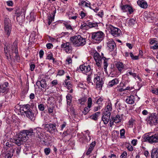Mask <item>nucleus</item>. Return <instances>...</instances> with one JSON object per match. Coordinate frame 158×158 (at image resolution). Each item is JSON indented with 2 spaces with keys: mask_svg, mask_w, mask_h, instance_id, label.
Segmentation results:
<instances>
[{
  "mask_svg": "<svg viewBox=\"0 0 158 158\" xmlns=\"http://www.w3.org/2000/svg\"><path fill=\"white\" fill-rule=\"evenodd\" d=\"M100 114V112H98L91 116L90 118L91 119L94 120H97Z\"/></svg>",
  "mask_w": 158,
  "mask_h": 158,
  "instance_id": "nucleus-28",
  "label": "nucleus"
},
{
  "mask_svg": "<svg viewBox=\"0 0 158 158\" xmlns=\"http://www.w3.org/2000/svg\"><path fill=\"white\" fill-rule=\"evenodd\" d=\"M61 47L67 53H70L72 50L71 45L68 42L63 43L61 45Z\"/></svg>",
  "mask_w": 158,
  "mask_h": 158,
  "instance_id": "nucleus-11",
  "label": "nucleus"
},
{
  "mask_svg": "<svg viewBox=\"0 0 158 158\" xmlns=\"http://www.w3.org/2000/svg\"><path fill=\"white\" fill-rule=\"evenodd\" d=\"M136 21L133 19H130L128 22V25L132 27L136 23Z\"/></svg>",
  "mask_w": 158,
  "mask_h": 158,
  "instance_id": "nucleus-31",
  "label": "nucleus"
},
{
  "mask_svg": "<svg viewBox=\"0 0 158 158\" xmlns=\"http://www.w3.org/2000/svg\"><path fill=\"white\" fill-rule=\"evenodd\" d=\"M127 155V153L126 152H123V154L121 155L120 157L122 158H125V157H126Z\"/></svg>",
  "mask_w": 158,
  "mask_h": 158,
  "instance_id": "nucleus-56",
  "label": "nucleus"
},
{
  "mask_svg": "<svg viewBox=\"0 0 158 158\" xmlns=\"http://www.w3.org/2000/svg\"><path fill=\"white\" fill-rule=\"evenodd\" d=\"M143 139L144 141H148L150 143L158 142V134H155L154 135L148 137L144 136Z\"/></svg>",
  "mask_w": 158,
  "mask_h": 158,
  "instance_id": "nucleus-9",
  "label": "nucleus"
},
{
  "mask_svg": "<svg viewBox=\"0 0 158 158\" xmlns=\"http://www.w3.org/2000/svg\"><path fill=\"white\" fill-rule=\"evenodd\" d=\"M104 37V33L100 31L92 33V39L95 43L100 42L103 40Z\"/></svg>",
  "mask_w": 158,
  "mask_h": 158,
  "instance_id": "nucleus-5",
  "label": "nucleus"
},
{
  "mask_svg": "<svg viewBox=\"0 0 158 158\" xmlns=\"http://www.w3.org/2000/svg\"><path fill=\"white\" fill-rule=\"evenodd\" d=\"M88 28H91L94 27H97L98 25L97 23H93L89 22H87Z\"/></svg>",
  "mask_w": 158,
  "mask_h": 158,
  "instance_id": "nucleus-27",
  "label": "nucleus"
},
{
  "mask_svg": "<svg viewBox=\"0 0 158 158\" xmlns=\"http://www.w3.org/2000/svg\"><path fill=\"white\" fill-rule=\"evenodd\" d=\"M134 97L133 95H131L128 97L126 100V102L129 104H133L134 103Z\"/></svg>",
  "mask_w": 158,
  "mask_h": 158,
  "instance_id": "nucleus-21",
  "label": "nucleus"
},
{
  "mask_svg": "<svg viewBox=\"0 0 158 158\" xmlns=\"http://www.w3.org/2000/svg\"><path fill=\"white\" fill-rule=\"evenodd\" d=\"M87 24V23H83L81 24L80 28L83 29H87L88 28Z\"/></svg>",
  "mask_w": 158,
  "mask_h": 158,
  "instance_id": "nucleus-35",
  "label": "nucleus"
},
{
  "mask_svg": "<svg viewBox=\"0 0 158 158\" xmlns=\"http://www.w3.org/2000/svg\"><path fill=\"white\" fill-rule=\"evenodd\" d=\"M116 65L118 71L120 73L123 72L127 69L126 65L123 64V63L121 62H118Z\"/></svg>",
  "mask_w": 158,
  "mask_h": 158,
  "instance_id": "nucleus-15",
  "label": "nucleus"
},
{
  "mask_svg": "<svg viewBox=\"0 0 158 158\" xmlns=\"http://www.w3.org/2000/svg\"><path fill=\"white\" fill-rule=\"evenodd\" d=\"M121 9L123 12H125L128 11L130 14L133 12L132 7L128 5H123L121 6Z\"/></svg>",
  "mask_w": 158,
  "mask_h": 158,
  "instance_id": "nucleus-16",
  "label": "nucleus"
},
{
  "mask_svg": "<svg viewBox=\"0 0 158 158\" xmlns=\"http://www.w3.org/2000/svg\"><path fill=\"white\" fill-rule=\"evenodd\" d=\"M152 91L153 93L158 95V88L156 90L152 89Z\"/></svg>",
  "mask_w": 158,
  "mask_h": 158,
  "instance_id": "nucleus-57",
  "label": "nucleus"
},
{
  "mask_svg": "<svg viewBox=\"0 0 158 158\" xmlns=\"http://www.w3.org/2000/svg\"><path fill=\"white\" fill-rule=\"evenodd\" d=\"M94 82L96 84V88L97 89H101L103 84V82L102 79L100 78L99 76L95 75Z\"/></svg>",
  "mask_w": 158,
  "mask_h": 158,
  "instance_id": "nucleus-10",
  "label": "nucleus"
},
{
  "mask_svg": "<svg viewBox=\"0 0 158 158\" xmlns=\"http://www.w3.org/2000/svg\"><path fill=\"white\" fill-rule=\"evenodd\" d=\"M64 24L67 30H70L71 31L73 30L72 27L70 25L68 24L67 23H64Z\"/></svg>",
  "mask_w": 158,
  "mask_h": 158,
  "instance_id": "nucleus-41",
  "label": "nucleus"
},
{
  "mask_svg": "<svg viewBox=\"0 0 158 158\" xmlns=\"http://www.w3.org/2000/svg\"><path fill=\"white\" fill-rule=\"evenodd\" d=\"M80 68L82 73L84 74H86L89 72L91 69L90 65H85V64L81 65L80 66Z\"/></svg>",
  "mask_w": 158,
  "mask_h": 158,
  "instance_id": "nucleus-14",
  "label": "nucleus"
},
{
  "mask_svg": "<svg viewBox=\"0 0 158 158\" xmlns=\"http://www.w3.org/2000/svg\"><path fill=\"white\" fill-rule=\"evenodd\" d=\"M90 108L88 106L85 107L84 108V111L82 112L83 114L86 115L90 111Z\"/></svg>",
  "mask_w": 158,
  "mask_h": 158,
  "instance_id": "nucleus-39",
  "label": "nucleus"
},
{
  "mask_svg": "<svg viewBox=\"0 0 158 158\" xmlns=\"http://www.w3.org/2000/svg\"><path fill=\"white\" fill-rule=\"evenodd\" d=\"M148 124L150 126L155 125L158 123V115L156 113H151L146 118Z\"/></svg>",
  "mask_w": 158,
  "mask_h": 158,
  "instance_id": "nucleus-4",
  "label": "nucleus"
},
{
  "mask_svg": "<svg viewBox=\"0 0 158 158\" xmlns=\"http://www.w3.org/2000/svg\"><path fill=\"white\" fill-rule=\"evenodd\" d=\"M107 46L109 48V50L110 52L114 50L116 48V46L115 42L112 39H109L107 42Z\"/></svg>",
  "mask_w": 158,
  "mask_h": 158,
  "instance_id": "nucleus-13",
  "label": "nucleus"
},
{
  "mask_svg": "<svg viewBox=\"0 0 158 158\" xmlns=\"http://www.w3.org/2000/svg\"><path fill=\"white\" fill-rule=\"evenodd\" d=\"M13 56H14L15 59L19 61V56L18 52L17 53H14V55L13 54Z\"/></svg>",
  "mask_w": 158,
  "mask_h": 158,
  "instance_id": "nucleus-48",
  "label": "nucleus"
},
{
  "mask_svg": "<svg viewBox=\"0 0 158 158\" xmlns=\"http://www.w3.org/2000/svg\"><path fill=\"white\" fill-rule=\"evenodd\" d=\"M79 14L81 17V19L83 18L86 15V14L82 11H81Z\"/></svg>",
  "mask_w": 158,
  "mask_h": 158,
  "instance_id": "nucleus-52",
  "label": "nucleus"
},
{
  "mask_svg": "<svg viewBox=\"0 0 158 158\" xmlns=\"http://www.w3.org/2000/svg\"><path fill=\"white\" fill-rule=\"evenodd\" d=\"M64 71L63 70H60L58 71V75L60 76H62L64 73Z\"/></svg>",
  "mask_w": 158,
  "mask_h": 158,
  "instance_id": "nucleus-49",
  "label": "nucleus"
},
{
  "mask_svg": "<svg viewBox=\"0 0 158 158\" xmlns=\"http://www.w3.org/2000/svg\"><path fill=\"white\" fill-rule=\"evenodd\" d=\"M4 30L6 36L8 38L10 36L11 30V23L10 20L6 18L4 20Z\"/></svg>",
  "mask_w": 158,
  "mask_h": 158,
  "instance_id": "nucleus-3",
  "label": "nucleus"
},
{
  "mask_svg": "<svg viewBox=\"0 0 158 158\" xmlns=\"http://www.w3.org/2000/svg\"><path fill=\"white\" fill-rule=\"evenodd\" d=\"M110 114V112H104L103 113L102 119L105 124L107 123L109 121Z\"/></svg>",
  "mask_w": 158,
  "mask_h": 158,
  "instance_id": "nucleus-12",
  "label": "nucleus"
},
{
  "mask_svg": "<svg viewBox=\"0 0 158 158\" xmlns=\"http://www.w3.org/2000/svg\"><path fill=\"white\" fill-rule=\"evenodd\" d=\"M86 100L87 99L86 98L83 97L79 100V102L81 105H84V104L85 102L86 101Z\"/></svg>",
  "mask_w": 158,
  "mask_h": 158,
  "instance_id": "nucleus-37",
  "label": "nucleus"
},
{
  "mask_svg": "<svg viewBox=\"0 0 158 158\" xmlns=\"http://www.w3.org/2000/svg\"><path fill=\"white\" fill-rule=\"evenodd\" d=\"M126 75L127 76H129V75H130L134 77H136V75L135 73H133L131 70H128L127 72Z\"/></svg>",
  "mask_w": 158,
  "mask_h": 158,
  "instance_id": "nucleus-34",
  "label": "nucleus"
},
{
  "mask_svg": "<svg viewBox=\"0 0 158 158\" xmlns=\"http://www.w3.org/2000/svg\"><path fill=\"white\" fill-rule=\"evenodd\" d=\"M53 107H49L48 108V112L49 114L52 113L53 112Z\"/></svg>",
  "mask_w": 158,
  "mask_h": 158,
  "instance_id": "nucleus-50",
  "label": "nucleus"
},
{
  "mask_svg": "<svg viewBox=\"0 0 158 158\" xmlns=\"http://www.w3.org/2000/svg\"><path fill=\"white\" fill-rule=\"evenodd\" d=\"M92 151H93V150L90 149V148H89V149H88L87 151V152L86 153V154L87 155H89L91 153V152H92Z\"/></svg>",
  "mask_w": 158,
  "mask_h": 158,
  "instance_id": "nucleus-61",
  "label": "nucleus"
},
{
  "mask_svg": "<svg viewBox=\"0 0 158 158\" xmlns=\"http://www.w3.org/2000/svg\"><path fill=\"white\" fill-rule=\"evenodd\" d=\"M23 141L21 139L18 137L15 138L13 140V142L17 144L18 146H19L23 143Z\"/></svg>",
  "mask_w": 158,
  "mask_h": 158,
  "instance_id": "nucleus-22",
  "label": "nucleus"
},
{
  "mask_svg": "<svg viewBox=\"0 0 158 158\" xmlns=\"http://www.w3.org/2000/svg\"><path fill=\"white\" fill-rule=\"evenodd\" d=\"M135 119L131 118L129 120L127 125L128 127H133V126L135 124Z\"/></svg>",
  "mask_w": 158,
  "mask_h": 158,
  "instance_id": "nucleus-23",
  "label": "nucleus"
},
{
  "mask_svg": "<svg viewBox=\"0 0 158 158\" xmlns=\"http://www.w3.org/2000/svg\"><path fill=\"white\" fill-rule=\"evenodd\" d=\"M33 133V131L32 129H30V130H23L19 133L18 136L23 141L27 139V135H32Z\"/></svg>",
  "mask_w": 158,
  "mask_h": 158,
  "instance_id": "nucleus-8",
  "label": "nucleus"
},
{
  "mask_svg": "<svg viewBox=\"0 0 158 158\" xmlns=\"http://www.w3.org/2000/svg\"><path fill=\"white\" fill-rule=\"evenodd\" d=\"M5 146H6V149L12 147L11 144H10V143L9 142H6L5 143Z\"/></svg>",
  "mask_w": 158,
  "mask_h": 158,
  "instance_id": "nucleus-51",
  "label": "nucleus"
},
{
  "mask_svg": "<svg viewBox=\"0 0 158 158\" xmlns=\"http://www.w3.org/2000/svg\"><path fill=\"white\" fill-rule=\"evenodd\" d=\"M96 62V65L99 68H102V60L95 61Z\"/></svg>",
  "mask_w": 158,
  "mask_h": 158,
  "instance_id": "nucleus-42",
  "label": "nucleus"
},
{
  "mask_svg": "<svg viewBox=\"0 0 158 158\" xmlns=\"http://www.w3.org/2000/svg\"><path fill=\"white\" fill-rule=\"evenodd\" d=\"M151 48L153 49L158 48V42L157 41V42L154 44V45L151 46Z\"/></svg>",
  "mask_w": 158,
  "mask_h": 158,
  "instance_id": "nucleus-45",
  "label": "nucleus"
},
{
  "mask_svg": "<svg viewBox=\"0 0 158 158\" xmlns=\"http://www.w3.org/2000/svg\"><path fill=\"white\" fill-rule=\"evenodd\" d=\"M46 47L50 49L53 47V45L51 43H48L46 44Z\"/></svg>",
  "mask_w": 158,
  "mask_h": 158,
  "instance_id": "nucleus-59",
  "label": "nucleus"
},
{
  "mask_svg": "<svg viewBox=\"0 0 158 158\" xmlns=\"http://www.w3.org/2000/svg\"><path fill=\"white\" fill-rule=\"evenodd\" d=\"M126 46L130 49H132L133 47L132 45L129 43H126Z\"/></svg>",
  "mask_w": 158,
  "mask_h": 158,
  "instance_id": "nucleus-63",
  "label": "nucleus"
},
{
  "mask_svg": "<svg viewBox=\"0 0 158 158\" xmlns=\"http://www.w3.org/2000/svg\"><path fill=\"white\" fill-rule=\"evenodd\" d=\"M44 126L45 128H53L54 127H56V125L54 124H45L43 125V126Z\"/></svg>",
  "mask_w": 158,
  "mask_h": 158,
  "instance_id": "nucleus-30",
  "label": "nucleus"
},
{
  "mask_svg": "<svg viewBox=\"0 0 158 158\" xmlns=\"http://www.w3.org/2000/svg\"><path fill=\"white\" fill-rule=\"evenodd\" d=\"M95 145L96 142L95 141L92 142L90 144L89 148H90V149H92V150H93Z\"/></svg>",
  "mask_w": 158,
  "mask_h": 158,
  "instance_id": "nucleus-43",
  "label": "nucleus"
},
{
  "mask_svg": "<svg viewBox=\"0 0 158 158\" xmlns=\"http://www.w3.org/2000/svg\"><path fill=\"white\" fill-rule=\"evenodd\" d=\"M44 152L46 155H48L50 152V149L49 148H46L44 149Z\"/></svg>",
  "mask_w": 158,
  "mask_h": 158,
  "instance_id": "nucleus-47",
  "label": "nucleus"
},
{
  "mask_svg": "<svg viewBox=\"0 0 158 158\" xmlns=\"http://www.w3.org/2000/svg\"><path fill=\"white\" fill-rule=\"evenodd\" d=\"M6 4L9 6H12L13 5V2L12 1H8L6 2Z\"/></svg>",
  "mask_w": 158,
  "mask_h": 158,
  "instance_id": "nucleus-55",
  "label": "nucleus"
},
{
  "mask_svg": "<svg viewBox=\"0 0 158 158\" xmlns=\"http://www.w3.org/2000/svg\"><path fill=\"white\" fill-rule=\"evenodd\" d=\"M97 15L100 17H102L104 15L103 11H101V12H99L98 14H97Z\"/></svg>",
  "mask_w": 158,
  "mask_h": 158,
  "instance_id": "nucleus-62",
  "label": "nucleus"
},
{
  "mask_svg": "<svg viewBox=\"0 0 158 158\" xmlns=\"http://www.w3.org/2000/svg\"><path fill=\"white\" fill-rule=\"evenodd\" d=\"M113 121L115 123H118L121 121L122 118L118 114L116 115V117L113 118Z\"/></svg>",
  "mask_w": 158,
  "mask_h": 158,
  "instance_id": "nucleus-29",
  "label": "nucleus"
},
{
  "mask_svg": "<svg viewBox=\"0 0 158 158\" xmlns=\"http://www.w3.org/2000/svg\"><path fill=\"white\" fill-rule=\"evenodd\" d=\"M152 158H158V147L152 149L151 154Z\"/></svg>",
  "mask_w": 158,
  "mask_h": 158,
  "instance_id": "nucleus-18",
  "label": "nucleus"
},
{
  "mask_svg": "<svg viewBox=\"0 0 158 158\" xmlns=\"http://www.w3.org/2000/svg\"><path fill=\"white\" fill-rule=\"evenodd\" d=\"M36 85L40 88V86L44 89H46L47 87V84L46 83L45 80L42 79L40 81H38L36 83Z\"/></svg>",
  "mask_w": 158,
  "mask_h": 158,
  "instance_id": "nucleus-17",
  "label": "nucleus"
},
{
  "mask_svg": "<svg viewBox=\"0 0 158 158\" xmlns=\"http://www.w3.org/2000/svg\"><path fill=\"white\" fill-rule=\"evenodd\" d=\"M56 13V10L53 11V12L52 13V15L48 16V24L50 25L51 23L54 20L55 14Z\"/></svg>",
  "mask_w": 158,
  "mask_h": 158,
  "instance_id": "nucleus-20",
  "label": "nucleus"
},
{
  "mask_svg": "<svg viewBox=\"0 0 158 158\" xmlns=\"http://www.w3.org/2000/svg\"><path fill=\"white\" fill-rule=\"evenodd\" d=\"M103 54L102 53V57L97 52H95L94 54V58L95 61L102 60V59L103 60L104 64V69L105 71L106 72V70L108 66L107 61L108 59L106 58L105 57H104Z\"/></svg>",
  "mask_w": 158,
  "mask_h": 158,
  "instance_id": "nucleus-6",
  "label": "nucleus"
},
{
  "mask_svg": "<svg viewBox=\"0 0 158 158\" xmlns=\"http://www.w3.org/2000/svg\"><path fill=\"white\" fill-rule=\"evenodd\" d=\"M17 44L16 43H14L12 47V52L13 53H17L18 52Z\"/></svg>",
  "mask_w": 158,
  "mask_h": 158,
  "instance_id": "nucleus-25",
  "label": "nucleus"
},
{
  "mask_svg": "<svg viewBox=\"0 0 158 158\" xmlns=\"http://www.w3.org/2000/svg\"><path fill=\"white\" fill-rule=\"evenodd\" d=\"M137 140V139H134L131 141V143L133 144V145L135 146L136 145Z\"/></svg>",
  "mask_w": 158,
  "mask_h": 158,
  "instance_id": "nucleus-64",
  "label": "nucleus"
},
{
  "mask_svg": "<svg viewBox=\"0 0 158 158\" xmlns=\"http://www.w3.org/2000/svg\"><path fill=\"white\" fill-rule=\"evenodd\" d=\"M91 77L90 75H88L87 78V81L88 83H91Z\"/></svg>",
  "mask_w": 158,
  "mask_h": 158,
  "instance_id": "nucleus-60",
  "label": "nucleus"
},
{
  "mask_svg": "<svg viewBox=\"0 0 158 158\" xmlns=\"http://www.w3.org/2000/svg\"><path fill=\"white\" fill-rule=\"evenodd\" d=\"M92 104V99L91 98H88L87 101V105L89 107H91Z\"/></svg>",
  "mask_w": 158,
  "mask_h": 158,
  "instance_id": "nucleus-40",
  "label": "nucleus"
},
{
  "mask_svg": "<svg viewBox=\"0 0 158 158\" xmlns=\"http://www.w3.org/2000/svg\"><path fill=\"white\" fill-rule=\"evenodd\" d=\"M137 3L139 6L143 8H146L148 6L146 2L144 0H138Z\"/></svg>",
  "mask_w": 158,
  "mask_h": 158,
  "instance_id": "nucleus-19",
  "label": "nucleus"
},
{
  "mask_svg": "<svg viewBox=\"0 0 158 158\" xmlns=\"http://www.w3.org/2000/svg\"><path fill=\"white\" fill-rule=\"evenodd\" d=\"M44 54V52L42 50H41L39 52V55L40 58L43 57Z\"/></svg>",
  "mask_w": 158,
  "mask_h": 158,
  "instance_id": "nucleus-58",
  "label": "nucleus"
},
{
  "mask_svg": "<svg viewBox=\"0 0 158 158\" xmlns=\"http://www.w3.org/2000/svg\"><path fill=\"white\" fill-rule=\"evenodd\" d=\"M107 29L111 34L115 37H118L120 36L121 34V30L117 28L114 27L111 25H109L107 26Z\"/></svg>",
  "mask_w": 158,
  "mask_h": 158,
  "instance_id": "nucleus-7",
  "label": "nucleus"
},
{
  "mask_svg": "<svg viewBox=\"0 0 158 158\" xmlns=\"http://www.w3.org/2000/svg\"><path fill=\"white\" fill-rule=\"evenodd\" d=\"M79 6H86L87 7H89L90 4L86 2L85 1L82 0H80V2L78 3Z\"/></svg>",
  "mask_w": 158,
  "mask_h": 158,
  "instance_id": "nucleus-26",
  "label": "nucleus"
},
{
  "mask_svg": "<svg viewBox=\"0 0 158 158\" xmlns=\"http://www.w3.org/2000/svg\"><path fill=\"white\" fill-rule=\"evenodd\" d=\"M67 104L70 105L71 102L72 97L70 94H68L66 96Z\"/></svg>",
  "mask_w": 158,
  "mask_h": 158,
  "instance_id": "nucleus-32",
  "label": "nucleus"
},
{
  "mask_svg": "<svg viewBox=\"0 0 158 158\" xmlns=\"http://www.w3.org/2000/svg\"><path fill=\"white\" fill-rule=\"evenodd\" d=\"M156 42L157 41L155 40L151 39L150 43L152 45V46L154 45V44H155Z\"/></svg>",
  "mask_w": 158,
  "mask_h": 158,
  "instance_id": "nucleus-54",
  "label": "nucleus"
},
{
  "mask_svg": "<svg viewBox=\"0 0 158 158\" xmlns=\"http://www.w3.org/2000/svg\"><path fill=\"white\" fill-rule=\"evenodd\" d=\"M32 109L29 104L23 105L21 108V110L24 112L26 116L31 120L33 119L34 114L32 112Z\"/></svg>",
  "mask_w": 158,
  "mask_h": 158,
  "instance_id": "nucleus-2",
  "label": "nucleus"
},
{
  "mask_svg": "<svg viewBox=\"0 0 158 158\" xmlns=\"http://www.w3.org/2000/svg\"><path fill=\"white\" fill-rule=\"evenodd\" d=\"M118 82L119 81L118 79L117 78H115L109 81L108 85L110 87H112L114 85L117 84Z\"/></svg>",
  "mask_w": 158,
  "mask_h": 158,
  "instance_id": "nucleus-24",
  "label": "nucleus"
},
{
  "mask_svg": "<svg viewBox=\"0 0 158 158\" xmlns=\"http://www.w3.org/2000/svg\"><path fill=\"white\" fill-rule=\"evenodd\" d=\"M5 86L2 85H0V93H4L6 90L7 85H5Z\"/></svg>",
  "mask_w": 158,
  "mask_h": 158,
  "instance_id": "nucleus-38",
  "label": "nucleus"
},
{
  "mask_svg": "<svg viewBox=\"0 0 158 158\" xmlns=\"http://www.w3.org/2000/svg\"><path fill=\"white\" fill-rule=\"evenodd\" d=\"M119 134V131H114L112 133V136L114 138H117L118 137Z\"/></svg>",
  "mask_w": 158,
  "mask_h": 158,
  "instance_id": "nucleus-36",
  "label": "nucleus"
},
{
  "mask_svg": "<svg viewBox=\"0 0 158 158\" xmlns=\"http://www.w3.org/2000/svg\"><path fill=\"white\" fill-rule=\"evenodd\" d=\"M125 131L124 129H122L120 130V134L121 137L123 136L124 135Z\"/></svg>",
  "mask_w": 158,
  "mask_h": 158,
  "instance_id": "nucleus-53",
  "label": "nucleus"
},
{
  "mask_svg": "<svg viewBox=\"0 0 158 158\" xmlns=\"http://www.w3.org/2000/svg\"><path fill=\"white\" fill-rule=\"evenodd\" d=\"M70 40L73 44L76 47L83 46L86 43L85 39L79 35L71 37Z\"/></svg>",
  "mask_w": 158,
  "mask_h": 158,
  "instance_id": "nucleus-1",
  "label": "nucleus"
},
{
  "mask_svg": "<svg viewBox=\"0 0 158 158\" xmlns=\"http://www.w3.org/2000/svg\"><path fill=\"white\" fill-rule=\"evenodd\" d=\"M38 108L41 111H43L44 110V106L43 104H40L38 105Z\"/></svg>",
  "mask_w": 158,
  "mask_h": 158,
  "instance_id": "nucleus-44",
  "label": "nucleus"
},
{
  "mask_svg": "<svg viewBox=\"0 0 158 158\" xmlns=\"http://www.w3.org/2000/svg\"><path fill=\"white\" fill-rule=\"evenodd\" d=\"M112 105L111 103H109L106 106V108L105 109V112H110L111 111L112 107Z\"/></svg>",
  "mask_w": 158,
  "mask_h": 158,
  "instance_id": "nucleus-33",
  "label": "nucleus"
},
{
  "mask_svg": "<svg viewBox=\"0 0 158 158\" xmlns=\"http://www.w3.org/2000/svg\"><path fill=\"white\" fill-rule=\"evenodd\" d=\"M53 56L51 52L48 55L47 58L49 60H52L53 58Z\"/></svg>",
  "mask_w": 158,
  "mask_h": 158,
  "instance_id": "nucleus-46",
  "label": "nucleus"
}]
</instances>
